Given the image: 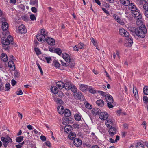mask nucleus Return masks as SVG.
Here are the masks:
<instances>
[{
  "label": "nucleus",
  "instance_id": "f257e3e1",
  "mask_svg": "<svg viewBox=\"0 0 148 148\" xmlns=\"http://www.w3.org/2000/svg\"><path fill=\"white\" fill-rule=\"evenodd\" d=\"M147 32V29L144 25H142L140 27L136 28V32L134 34V36L136 39L138 37L140 38H144Z\"/></svg>",
  "mask_w": 148,
  "mask_h": 148
},
{
  "label": "nucleus",
  "instance_id": "f03ea898",
  "mask_svg": "<svg viewBox=\"0 0 148 148\" xmlns=\"http://www.w3.org/2000/svg\"><path fill=\"white\" fill-rule=\"evenodd\" d=\"M13 38L9 35L6 38L5 37H3L1 38V43L3 45V49L7 51H8L11 49V46L10 45V43H12L11 41Z\"/></svg>",
  "mask_w": 148,
  "mask_h": 148
},
{
  "label": "nucleus",
  "instance_id": "7ed1b4c3",
  "mask_svg": "<svg viewBox=\"0 0 148 148\" xmlns=\"http://www.w3.org/2000/svg\"><path fill=\"white\" fill-rule=\"evenodd\" d=\"M105 99L107 102V106L108 108H112L115 106L113 97L110 94H107L106 95Z\"/></svg>",
  "mask_w": 148,
  "mask_h": 148
},
{
  "label": "nucleus",
  "instance_id": "20e7f679",
  "mask_svg": "<svg viewBox=\"0 0 148 148\" xmlns=\"http://www.w3.org/2000/svg\"><path fill=\"white\" fill-rule=\"evenodd\" d=\"M139 10L137 9L136 10L132 12V16L136 18L138 21L141 23H142L143 20L142 18V15L141 13L139 12Z\"/></svg>",
  "mask_w": 148,
  "mask_h": 148
},
{
  "label": "nucleus",
  "instance_id": "39448f33",
  "mask_svg": "<svg viewBox=\"0 0 148 148\" xmlns=\"http://www.w3.org/2000/svg\"><path fill=\"white\" fill-rule=\"evenodd\" d=\"M74 98L76 99L84 101L85 100L84 96L80 92H77L74 94Z\"/></svg>",
  "mask_w": 148,
  "mask_h": 148
},
{
  "label": "nucleus",
  "instance_id": "423d86ee",
  "mask_svg": "<svg viewBox=\"0 0 148 148\" xmlns=\"http://www.w3.org/2000/svg\"><path fill=\"white\" fill-rule=\"evenodd\" d=\"M26 32V28L23 25H20L18 27V29L16 30L17 33L21 34H25Z\"/></svg>",
  "mask_w": 148,
  "mask_h": 148
},
{
  "label": "nucleus",
  "instance_id": "0eeeda50",
  "mask_svg": "<svg viewBox=\"0 0 148 148\" xmlns=\"http://www.w3.org/2000/svg\"><path fill=\"white\" fill-rule=\"evenodd\" d=\"M133 39L132 37L131 36H129L127 39V41L125 43V46L128 47H130L132 46V44H133Z\"/></svg>",
  "mask_w": 148,
  "mask_h": 148
},
{
  "label": "nucleus",
  "instance_id": "6e6552de",
  "mask_svg": "<svg viewBox=\"0 0 148 148\" xmlns=\"http://www.w3.org/2000/svg\"><path fill=\"white\" fill-rule=\"evenodd\" d=\"M108 115L107 113L106 112H100L99 115V117L101 120H105L108 117Z\"/></svg>",
  "mask_w": 148,
  "mask_h": 148
},
{
  "label": "nucleus",
  "instance_id": "1a4fd4ad",
  "mask_svg": "<svg viewBox=\"0 0 148 148\" xmlns=\"http://www.w3.org/2000/svg\"><path fill=\"white\" fill-rule=\"evenodd\" d=\"M36 37L38 40L41 42H44L46 41L45 36L41 34H38Z\"/></svg>",
  "mask_w": 148,
  "mask_h": 148
},
{
  "label": "nucleus",
  "instance_id": "9d476101",
  "mask_svg": "<svg viewBox=\"0 0 148 148\" xmlns=\"http://www.w3.org/2000/svg\"><path fill=\"white\" fill-rule=\"evenodd\" d=\"M46 41L49 45H54L55 44L54 39L50 37L47 38Z\"/></svg>",
  "mask_w": 148,
  "mask_h": 148
},
{
  "label": "nucleus",
  "instance_id": "9b49d317",
  "mask_svg": "<svg viewBox=\"0 0 148 148\" xmlns=\"http://www.w3.org/2000/svg\"><path fill=\"white\" fill-rule=\"evenodd\" d=\"M9 67L11 69V71H14L15 69V67L14 61L12 60H10L8 63Z\"/></svg>",
  "mask_w": 148,
  "mask_h": 148
},
{
  "label": "nucleus",
  "instance_id": "f8f14e48",
  "mask_svg": "<svg viewBox=\"0 0 148 148\" xmlns=\"http://www.w3.org/2000/svg\"><path fill=\"white\" fill-rule=\"evenodd\" d=\"M73 143L74 145L77 147L80 146L82 144L81 140L80 139L77 138L74 139Z\"/></svg>",
  "mask_w": 148,
  "mask_h": 148
},
{
  "label": "nucleus",
  "instance_id": "ddd939ff",
  "mask_svg": "<svg viewBox=\"0 0 148 148\" xmlns=\"http://www.w3.org/2000/svg\"><path fill=\"white\" fill-rule=\"evenodd\" d=\"M128 6L129 7V9L132 12H133L134 11L137 10V8L136 7L134 3H130Z\"/></svg>",
  "mask_w": 148,
  "mask_h": 148
},
{
  "label": "nucleus",
  "instance_id": "4468645a",
  "mask_svg": "<svg viewBox=\"0 0 148 148\" xmlns=\"http://www.w3.org/2000/svg\"><path fill=\"white\" fill-rule=\"evenodd\" d=\"M62 57L66 62L70 61V56L68 54L65 53H62Z\"/></svg>",
  "mask_w": 148,
  "mask_h": 148
},
{
  "label": "nucleus",
  "instance_id": "2eb2a0df",
  "mask_svg": "<svg viewBox=\"0 0 148 148\" xmlns=\"http://www.w3.org/2000/svg\"><path fill=\"white\" fill-rule=\"evenodd\" d=\"M57 86L60 89H61L64 87V84L63 82L61 81H58L56 83Z\"/></svg>",
  "mask_w": 148,
  "mask_h": 148
},
{
  "label": "nucleus",
  "instance_id": "dca6fc26",
  "mask_svg": "<svg viewBox=\"0 0 148 148\" xmlns=\"http://www.w3.org/2000/svg\"><path fill=\"white\" fill-rule=\"evenodd\" d=\"M1 140L3 143V145L4 146L6 147L9 143L7 138L2 137L1 138Z\"/></svg>",
  "mask_w": 148,
  "mask_h": 148
},
{
  "label": "nucleus",
  "instance_id": "f3484780",
  "mask_svg": "<svg viewBox=\"0 0 148 148\" xmlns=\"http://www.w3.org/2000/svg\"><path fill=\"white\" fill-rule=\"evenodd\" d=\"M80 89L83 92H85L88 89V86L86 85L80 84L79 85Z\"/></svg>",
  "mask_w": 148,
  "mask_h": 148
},
{
  "label": "nucleus",
  "instance_id": "a211bd4d",
  "mask_svg": "<svg viewBox=\"0 0 148 148\" xmlns=\"http://www.w3.org/2000/svg\"><path fill=\"white\" fill-rule=\"evenodd\" d=\"M120 3L123 5L127 6L129 5L130 2L129 0H120Z\"/></svg>",
  "mask_w": 148,
  "mask_h": 148
},
{
  "label": "nucleus",
  "instance_id": "6ab92c4d",
  "mask_svg": "<svg viewBox=\"0 0 148 148\" xmlns=\"http://www.w3.org/2000/svg\"><path fill=\"white\" fill-rule=\"evenodd\" d=\"M96 103L98 106L101 107L103 106L104 104V101L101 99L97 100L96 101Z\"/></svg>",
  "mask_w": 148,
  "mask_h": 148
},
{
  "label": "nucleus",
  "instance_id": "aec40b11",
  "mask_svg": "<svg viewBox=\"0 0 148 148\" xmlns=\"http://www.w3.org/2000/svg\"><path fill=\"white\" fill-rule=\"evenodd\" d=\"M72 85L69 82H67L64 84V86L66 90H69L71 88Z\"/></svg>",
  "mask_w": 148,
  "mask_h": 148
},
{
  "label": "nucleus",
  "instance_id": "412c9836",
  "mask_svg": "<svg viewBox=\"0 0 148 148\" xmlns=\"http://www.w3.org/2000/svg\"><path fill=\"white\" fill-rule=\"evenodd\" d=\"M72 129V127L70 125H66L64 128V131L67 133H69Z\"/></svg>",
  "mask_w": 148,
  "mask_h": 148
},
{
  "label": "nucleus",
  "instance_id": "4be33fe9",
  "mask_svg": "<svg viewBox=\"0 0 148 148\" xmlns=\"http://www.w3.org/2000/svg\"><path fill=\"white\" fill-rule=\"evenodd\" d=\"M57 109L58 113L60 114H62L64 113L65 110L62 106H59L58 108Z\"/></svg>",
  "mask_w": 148,
  "mask_h": 148
},
{
  "label": "nucleus",
  "instance_id": "5701e85b",
  "mask_svg": "<svg viewBox=\"0 0 148 148\" xmlns=\"http://www.w3.org/2000/svg\"><path fill=\"white\" fill-rule=\"evenodd\" d=\"M1 60L4 62L7 61L8 59V58L6 54L4 53H3L1 55Z\"/></svg>",
  "mask_w": 148,
  "mask_h": 148
},
{
  "label": "nucleus",
  "instance_id": "b1692460",
  "mask_svg": "<svg viewBox=\"0 0 148 148\" xmlns=\"http://www.w3.org/2000/svg\"><path fill=\"white\" fill-rule=\"evenodd\" d=\"M100 110L97 108H94L92 110V113L95 115H99L100 112Z\"/></svg>",
  "mask_w": 148,
  "mask_h": 148
},
{
  "label": "nucleus",
  "instance_id": "393cba45",
  "mask_svg": "<svg viewBox=\"0 0 148 148\" xmlns=\"http://www.w3.org/2000/svg\"><path fill=\"white\" fill-rule=\"evenodd\" d=\"M51 90L52 92L55 94H57L58 92V89L55 86H52L51 88Z\"/></svg>",
  "mask_w": 148,
  "mask_h": 148
},
{
  "label": "nucleus",
  "instance_id": "a878e982",
  "mask_svg": "<svg viewBox=\"0 0 148 148\" xmlns=\"http://www.w3.org/2000/svg\"><path fill=\"white\" fill-rule=\"evenodd\" d=\"M8 25L6 22H3L2 24V29L3 30H7L8 28Z\"/></svg>",
  "mask_w": 148,
  "mask_h": 148
},
{
  "label": "nucleus",
  "instance_id": "bb28decb",
  "mask_svg": "<svg viewBox=\"0 0 148 148\" xmlns=\"http://www.w3.org/2000/svg\"><path fill=\"white\" fill-rule=\"evenodd\" d=\"M128 29L132 33V34L134 36V34L135 33L136 28L134 27L130 26L128 27Z\"/></svg>",
  "mask_w": 148,
  "mask_h": 148
},
{
  "label": "nucleus",
  "instance_id": "cd10ccee",
  "mask_svg": "<svg viewBox=\"0 0 148 148\" xmlns=\"http://www.w3.org/2000/svg\"><path fill=\"white\" fill-rule=\"evenodd\" d=\"M105 124L108 127L112 126L113 125L112 121L110 119H108L106 121Z\"/></svg>",
  "mask_w": 148,
  "mask_h": 148
},
{
  "label": "nucleus",
  "instance_id": "c85d7f7f",
  "mask_svg": "<svg viewBox=\"0 0 148 148\" xmlns=\"http://www.w3.org/2000/svg\"><path fill=\"white\" fill-rule=\"evenodd\" d=\"M64 113V115L66 117H69L71 115L70 111L68 109H65Z\"/></svg>",
  "mask_w": 148,
  "mask_h": 148
},
{
  "label": "nucleus",
  "instance_id": "c756f323",
  "mask_svg": "<svg viewBox=\"0 0 148 148\" xmlns=\"http://www.w3.org/2000/svg\"><path fill=\"white\" fill-rule=\"evenodd\" d=\"M53 99L57 103L59 104H62L63 103V101L61 99L59 98H56L54 97Z\"/></svg>",
  "mask_w": 148,
  "mask_h": 148
},
{
  "label": "nucleus",
  "instance_id": "7c9ffc66",
  "mask_svg": "<svg viewBox=\"0 0 148 148\" xmlns=\"http://www.w3.org/2000/svg\"><path fill=\"white\" fill-rule=\"evenodd\" d=\"M38 3V1L37 0H31L30 1V4L32 6H37Z\"/></svg>",
  "mask_w": 148,
  "mask_h": 148
},
{
  "label": "nucleus",
  "instance_id": "2f4dec72",
  "mask_svg": "<svg viewBox=\"0 0 148 148\" xmlns=\"http://www.w3.org/2000/svg\"><path fill=\"white\" fill-rule=\"evenodd\" d=\"M70 122V121L69 120V119L68 118L64 119L63 120V124L66 125L69 124Z\"/></svg>",
  "mask_w": 148,
  "mask_h": 148
},
{
  "label": "nucleus",
  "instance_id": "473e14b6",
  "mask_svg": "<svg viewBox=\"0 0 148 148\" xmlns=\"http://www.w3.org/2000/svg\"><path fill=\"white\" fill-rule=\"evenodd\" d=\"M84 104L85 106L87 108L90 109L92 108V106L89 104V103L88 102H85Z\"/></svg>",
  "mask_w": 148,
  "mask_h": 148
},
{
  "label": "nucleus",
  "instance_id": "72a5a7b5",
  "mask_svg": "<svg viewBox=\"0 0 148 148\" xmlns=\"http://www.w3.org/2000/svg\"><path fill=\"white\" fill-rule=\"evenodd\" d=\"M67 62H68L67 64L68 65H69L70 68L73 67L74 66L75 63L74 61L71 60L70 59V61H68Z\"/></svg>",
  "mask_w": 148,
  "mask_h": 148
},
{
  "label": "nucleus",
  "instance_id": "f704fd0d",
  "mask_svg": "<svg viewBox=\"0 0 148 148\" xmlns=\"http://www.w3.org/2000/svg\"><path fill=\"white\" fill-rule=\"evenodd\" d=\"M10 88V85L8 83H6L5 85V90L6 91H8Z\"/></svg>",
  "mask_w": 148,
  "mask_h": 148
},
{
  "label": "nucleus",
  "instance_id": "c9c22d12",
  "mask_svg": "<svg viewBox=\"0 0 148 148\" xmlns=\"http://www.w3.org/2000/svg\"><path fill=\"white\" fill-rule=\"evenodd\" d=\"M23 138L24 137L23 136H18L16 138V140L17 142L20 143L23 140Z\"/></svg>",
  "mask_w": 148,
  "mask_h": 148
},
{
  "label": "nucleus",
  "instance_id": "e433bc0d",
  "mask_svg": "<svg viewBox=\"0 0 148 148\" xmlns=\"http://www.w3.org/2000/svg\"><path fill=\"white\" fill-rule=\"evenodd\" d=\"M143 92L146 95H148V86H145L143 88Z\"/></svg>",
  "mask_w": 148,
  "mask_h": 148
},
{
  "label": "nucleus",
  "instance_id": "4c0bfd02",
  "mask_svg": "<svg viewBox=\"0 0 148 148\" xmlns=\"http://www.w3.org/2000/svg\"><path fill=\"white\" fill-rule=\"evenodd\" d=\"M54 52L60 55L62 53V51L60 48L55 49H54Z\"/></svg>",
  "mask_w": 148,
  "mask_h": 148
},
{
  "label": "nucleus",
  "instance_id": "58836bf2",
  "mask_svg": "<svg viewBox=\"0 0 148 148\" xmlns=\"http://www.w3.org/2000/svg\"><path fill=\"white\" fill-rule=\"evenodd\" d=\"M71 86V88L70 90H71L74 93H75L77 90V88L74 85H72Z\"/></svg>",
  "mask_w": 148,
  "mask_h": 148
},
{
  "label": "nucleus",
  "instance_id": "ea45409f",
  "mask_svg": "<svg viewBox=\"0 0 148 148\" xmlns=\"http://www.w3.org/2000/svg\"><path fill=\"white\" fill-rule=\"evenodd\" d=\"M136 146L137 148H144V145L141 142L138 143Z\"/></svg>",
  "mask_w": 148,
  "mask_h": 148
},
{
  "label": "nucleus",
  "instance_id": "a19ab883",
  "mask_svg": "<svg viewBox=\"0 0 148 148\" xmlns=\"http://www.w3.org/2000/svg\"><path fill=\"white\" fill-rule=\"evenodd\" d=\"M126 31L124 29H121L119 30V33L121 35L123 36Z\"/></svg>",
  "mask_w": 148,
  "mask_h": 148
},
{
  "label": "nucleus",
  "instance_id": "79ce46f5",
  "mask_svg": "<svg viewBox=\"0 0 148 148\" xmlns=\"http://www.w3.org/2000/svg\"><path fill=\"white\" fill-rule=\"evenodd\" d=\"M75 119L76 120L79 121L81 119V116L78 114H76L74 116Z\"/></svg>",
  "mask_w": 148,
  "mask_h": 148
},
{
  "label": "nucleus",
  "instance_id": "37998d69",
  "mask_svg": "<svg viewBox=\"0 0 148 148\" xmlns=\"http://www.w3.org/2000/svg\"><path fill=\"white\" fill-rule=\"evenodd\" d=\"M112 129H109L108 130V132L109 133V134L111 136H113L115 134H116V131H112V130H111Z\"/></svg>",
  "mask_w": 148,
  "mask_h": 148
},
{
  "label": "nucleus",
  "instance_id": "c03bdc74",
  "mask_svg": "<svg viewBox=\"0 0 148 148\" xmlns=\"http://www.w3.org/2000/svg\"><path fill=\"white\" fill-rule=\"evenodd\" d=\"M133 93L135 97H136L137 95L138 94L137 90L136 87H134L133 88Z\"/></svg>",
  "mask_w": 148,
  "mask_h": 148
},
{
  "label": "nucleus",
  "instance_id": "a18cd8bd",
  "mask_svg": "<svg viewBox=\"0 0 148 148\" xmlns=\"http://www.w3.org/2000/svg\"><path fill=\"white\" fill-rule=\"evenodd\" d=\"M34 50L37 55H39L41 54V51L38 48H35Z\"/></svg>",
  "mask_w": 148,
  "mask_h": 148
},
{
  "label": "nucleus",
  "instance_id": "49530a36",
  "mask_svg": "<svg viewBox=\"0 0 148 148\" xmlns=\"http://www.w3.org/2000/svg\"><path fill=\"white\" fill-rule=\"evenodd\" d=\"M90 40L94 46H97V42L95 41V39L93 38H90Z\"/></svg>",
  "mask_w": 148,
  "mask_h": 148
},
{
  "label": "nucleus",
  "instance_id": "de8ad7c7",
  "mask_svg": "<svg viewBox=\"0 0 148 148\" xmlns=\"http://www.w3.org/2000/svg\"><path fill=\"white\" fill-rule=\"evenodd\" d=\"M3 32H2V34L4 36H9L8 34H9V32H8L7 30H3Z\"/></svg>",
  "mask_w": 148,
  "mask_h": 148
},
{
  "label": "nucleus",
  "instance_id": "09e8293b",
  "mask_svg": "<svg viewBox=\"0 0 148 148\" xmlns=\"http://www.w3.org/2000/svg\"><path fill=\"white\" fill-rule=\"evenodd\" d=\"M41 34L44 35V36H46L47 35V32H46L44 29H42L41 31Z\"/></svg>",
  "mask_w": 148,
  "mask_h": 148
},
{
  "label": "nucleus",
  "instance_id": "8fccbe9b",
  "mask_svg": "<svg viewBox=\"0 0 148 148\" xmlns=\"http://www.w3.org/2000/svg\"><path fill=\"white\" fill-rule=\"evenodd\" d=\"M143 101L145 103H147L148 102V98L146 96H144L143 97Z\"/></svg>",
  "mask_w": 148,
  "mask_h": 148
},
{
  "label": "nucleus",
  "instance_id": "3c124183",
  "mask_svg": "<svg viewBox=\"0 0 148 148\" xmlns=\"http://www.w3.org/2000/svg\"><path fill=\"white\" fill-rule=\"evenodd\" d=\"M98 92L99 94H100L101 95H102V96H104L105 98L106 95H107V94H106V92H103L101 91H99Z\"/></svg>",
  "mask_w": 148,
  "mask_h": 148
},
{
  "label": "nucleus",
  "instance_id": "603ef678",
  "mask_svg": "<svg viewBox=\"0 0 148 148\" xmlns=\"http://www.w3.org/2000/svg\"><path fill=\"white\" fill-rule=\"evenodd\" d=\"M84 44L83 43L80 42L78 45V47L80 49H83L84 48Z\"/></svg>",
  "mask_w": 148,
  "mask_h": 148
},
{
  "label": "nucleus",
  "instance_id": "864d4df0",
  "mask_svg": "<svg viewBox=\"0 0 148 148\" xmlns=\"http://www.w3.org/2000/svg\"><path fill=\"white\" fill-rule=\"evenodd\" d=\"M118 23L122 25H124V22L120 18L117 21Z\"/></svg>",
  "mask_w": 148,
  "mask_h": 148
},
{
  "label": "nucleus",
  "instance_id": "5fc2aeb1",
  "mask_svg": "<svg viewBox=\"0 0 148 148\" xmlns=\"http://www.w3.org/2000/svg\"><path fill=\"white\" fill-rule=\"evenodd\" d=\"M14 76L16 78H18L19 76V73L17 71H15L14 74Z\"/></svg>",
  "mask_w": 148,
  "mask_h": 148
},
{
  "label": "nucleus",
  "instance_id": "6e6d98bb",
  "mask_svg": "<svg viewBox=\"0 0 148 148\" xmlns=\"http://www.w3.org/2000/svg\"><path fill=\"white\" fill-rule=\"evenodd\" d=\"M45 59L46 60L47 62V63H49L51 62L50 61L51 60V58L46 57H45Z\"/></svg>",
  "mask_w": 148,
  "mask_h": 148
},
{
  "label": "nucleus",
  "instance_id": "4d7b16f0",
  "mask_svg": "<svg viewBox=\"0 0 148 148\" xmlns=\"http://www.w3.org/2000/svg\"><path fill=\"white\" fill-rule=\"evenodd\" d=\"M70 133L69 134V136L70 137L71 136H72L73 138H75L76 136V135L75 133L73 132H70Z\"/></svg>",
  "mask_w": 148,
  "mask_h": 148
},
{
  "label": "nucleus",
  "instance_id": "13d9d810",
  "mask_svg": "<svg viewBox=\"0 0 148 148\" xmlns=\"http://www.w3.org/2000/svg\"><path fill=\"white\" fill-rule=\"evenodd\" d=\"M48 48L49 51L52 52H54V49L51 46H49Z\"/></svg>",
  "mask_w": 148,
  "mask_h": 148
},
{
  "label": "nucleus",
  "instance_id": "bf43d9fd",
  "mask_svg": "<svg viewBox=\"0 0 148 148\" xmlns=\"http://www.w3.org/2000/svg\"><path fill=\"white\" fill-rule=\"evenodd\" d=\"M30 19L32 21H34V20H35L36 19V18L35 17L34 15L33 14H31L30 15Z\"/></svg>",
  "mask_w": 148,
  "mask_h": 148
},
{
  "label": "nucleus",
  "instance_id": "052dcab7",
  "mask_svg": "<svg viewBox=\"0 0 148 148\" xmlns=\"http://www.w3.org/2000/svg\"><path fill=\"white\" fill-rule=\"evenodd\" d=\"M143 8L147 10H148V3H147L144 4L143 6Z\"/></svg>",
  "mask_w": 148,
  "mask_h": 148
},
{
  "label": "nucleus",
  "instance_id": "680f3d73",
  "mask_svg": "<svg viewBox=\"0 0 148 148\" xmlns=\"http://www.w3.org/2000/svg\"><path fill=\"white\" fill-rule=\"evenodd\" d=\"M18 90H19L16 91V94L17 95H22L23 94V93L22 91L19 89Z\"/></svg>",
  "mask_w": 148,
  "mask_h": 148
},
{
  "label": "nucleus",
  "instance_id": "e2e57ef3",
  "mask_svg": "<svg viewBox=\"0 0 148 148\" xmlns=\"http://www.w3.org/2000/svg\"><path fill=\"white\" fill-rule=\"evenodd\" d=\"M45 145H46L49 147H51V143L49 141H47L45 143Z\"/></svg>",
  "mask_w": 148,
  "mask_h": 148
},
{
  "label": "nucleus",
  "instance_id": "0e129e2a",
  "mask_svg": "<svg viewBox=\"0 0 148 148\" xmlns=\"http://www.w3.org/2000/svg\"><path fill=\"white\" fill-rule=\"evenodd\" d=\"M101 8H102V10L104 11V12L108 15L110 14L109 12L105 8H102V7H101Z\"/></svg>",
  "mask_w": 148,
  "mask_h": 148
},
{
  "label": "nucleus",
  "instance_id": "69168bd1",
  "mask_svg": "<svg viewBox=\"0 0 148 148\" xmlns=\"http://www.w3.org/2000/svg\"><path fill=\"white\" fill-rule=\"evenodd\" d=\"M37 66H38V68H39V69L40 70V71L41 73V74H43V72L42 69L41 67L40 66V65H39V64L38 63H37Z\"/></svg>",
  "mask_w": 148,
  "mask_h": 148
},
{
  "label": "nucleus",
  "instance_id": "338daca9",
  "mask_svg": "<svg viewBox=\"0 0 148 148\" xmlns=\"http://www.w3.org/2000/svg\"><path fill=\"white\" fill-rule=\"evenodd\" d=\"M22 19L25 21H27L29 19V18L27 16H24L22 18Z\"/></svg>",
  "mask_w": 148,
  "mask_h": 148
},
{
  "label": "nucleus",
  "instance_id": "774afa93",
  "mask_svg": "<svg viewBox=\"0 0 148 148\" xmlns=\"http://www.w3.org/2000/svg\"><path fill=\"white\" fill-rule=\"evenodd\" d=\"M40 138L41 140L43 141H44L46 140V138L45 136L41 135L40 136Z\"/></svg>",
  "mask_w": 148,
  "mask_h": 148
}]
</instances>
